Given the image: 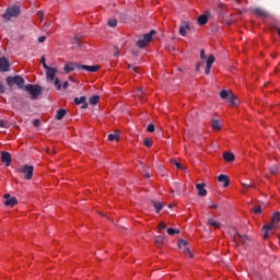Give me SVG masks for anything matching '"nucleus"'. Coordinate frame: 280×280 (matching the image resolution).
Returning a JSON list of instances; mask_svg holds the SVG:
<instances>
[{"instance_id":"3c124183","label":"nucleus","mask_w":280,"mask_h":280,"mask_svg":"<svg viewBox=\"0 0 280 280\" xmlns=\"http://www.w3.org/2000/svg\"><path fill=\"white\" fill-rule=\"evenodd\" d=\"M0 128H8V126L5 125V122L3 120H0Z\"/></svg>"},{"instance_id":"c756f323","label":"nucleus","mask_w":280,"mask_h":280,"mask_svg":"<svg viewBox=\"0 0 280 280\" xmlns=\"http://www.w3.org/2000/svg\"><path fill=\"white\" fill-rule=\"evenodd\" d=\"M163 236H156L155 237V245L158 246V248H161V246H163Z\"/></svg>"},{"instance_id":"aec40b11","label":"nucleus","mask_w":280,"mask_h":280,"mask_svg":"<svg viewBox=\"0 0 280 280\" xmlns=\"http://www.w3.org/2000/svg\"><path fill=\"white\" fill-rule=\"evenodd\" d=\"M208 226H212V229H220V226H222V223L218 222L215 219L209 218Z\"/></svg>"},{"instance_id":"4d7b16f0","label":"nucleus","mask_w":280,"mask_h":280,"mask_svg":"<svg viewBox=\"0 0 280 280\" xmlns=\"http://www.w3.org/2000/svg\"><path fill=\"white\" fill-rule=\"evenodd\" d=\"M114 57H115V58H119V50H117L116 52H114Z\"/></svg>"},{"instance_id":"79ce46f5","label":"nucleus","mask_w":280,"mask_h":280,"mask_svg":"<svg viewBox=\"0 0 280 280\" xmlns=\"http://www.w3.org/2000/svg\"><path fill=\"white\" fill-rule=\"evenodd\" d=\"M143 93H144V92H143V89H139V90H138V93H137V97H140V100H141Z\"/></svg>"},{"instance_id":"473e14b6","label":"nucleus","mask_w":280,"mask_h":280,"mask_svg":"<svg viewBox=\"0 0 280 280\" xmlns=\"http://www.w3.org/2000/svg\"><path fill=\"white\" fill-rule=\"evenodd\" d=\"M143 144L145 145V148H152V139H144Z\"/></svg>"},{"instance_id":"a19ab883","label":"nucleus","mask_w":280,"mask_h":280,"mask_svg":"<svg viewBox=\"0 0 280 280\" xmlns=\"http://www.w3.org/2000/svg\"><path fill=\"white\" fill-rule=\"evenodd\" d=\"M205 73L206 75H209L211 73V67L206 66Z\"/></svg>"},{"instance_id":"052dcab7","label":"nucleus","mask_w":280,"mask_h":280,"mask_svg":"<svg viewBox=\"0 0 280 280\" xmlns=\"http://www.w3.org/2000/svg\"><path fill=\"white\" fill-rule=\"evenodd\" d=\"M168 209H172V203L168 205Z\"/></svg>"},{"instance_id":"864d4df0","label":"nucleus","mask_w":280,"mask_h":280,"mask_svg":"<svg viewBox=\"0 0 280 280\" xmlns=\"http://www.w3.org/2000/svg\"><path fill=\"white\" fill-rule=\"evenodd\" d=\"M37 15L43 19L45 16V13H43V11H38Z\"/></svg>"},{"instance_id":"6e6d98bb","label":"nucleus","mask_w":280,"mask_h":280,"mask_svg":"<svg viewBox=\"0 0 280 280\" xmlns=\"http://www.w3.org/2000/svg\"><path fill=\"white\" fill-rule=\"evenodd\" d=\"M49 25H51V23L46 22L45 25H44V30H47V27H49Z\"/></svg>"},{"instance_id":"2eb2a0df","label":"nucleus","mask_w":280,"mask_h":280,"mask_svg":"<svg viewBox=\"0 0 280 280\" xmlns=\"http://www.w3.org/2000/svg\"><path fill=\"white\" fill-rule=\"evenodd\" d=\"M74 104H77V106H80V104H82L81 108L83 109L89 108V103H86V96L75 97Z\"/></svg>"},{"instance_id":"ddd939ff","label":"nucleus","mask_w":280,"mask_h":280,"mask_svg":"<svg viewBox=\"0 0 280 280\" xmlns=\"http://www.w3.org/2000/svg\"><path fill=\"white\" fill-rule=\"evenodd\" d=\"M10 70V61L5 59V57L0 58V71L1 73H5V71Z\"/></svg>"},{"instance_id":"1a4fd4ad","label":"nucleus","mask_w":280,"mask_h":280,"mask_svg":"<svg viewBox=\"0 0 280 280\" xmlns=\"http://www.w3.org/2000/svg\"><path fill=\"white\" fill-rule=\"evenodd\" d=\"M4 205H5V207H14V206L19 205V200L16 199V197H12V196H10V194H5L4 195Z\"/></svg>"},{"instance_id":"9d476101","label":"nucleus","mask_w":280,"mask_h":280,"mask_svg":"<svg viewBox=\"0 0 280 280\" xmlns=\"http://www.w3.org/2000/svg\"><path fill=\"white\" fill-rule=\"evenodd\" d=\"M1 161L5 163L7 167L12 165V155L8 151H1Z\"/></svg>"},{"instance_id":"393cba45","label":"nucleus","mask_w":280,"mask_h":280,"mask_svg":"<svg viewBox=\"0 0 280 280\" xmlns=\"http://www.w3.org/2000/svg\"><path fill=\"white\" fill-rule=\"evenodd\" d=\"M271 222H272L273 224H279V222H280V212H275V213H273V215H272V218H271Z\"/></svg>"},{"instance_id":"de8ad7c7","label":"nucleus","mask_w":280,"mask_h":280,"mask_svg":"<svg viewBox=\"0 0 280 280\" xmlns=\"http://www.w3.org/2000/svg\"><path fill=\"white\" fill-rule=\"evenodd\" d=\"M178 194H180V189H185V185L177 184Z\"/></svg>"},{"instance_id":"5fc2aeb1","label":"nucleus","mask_w":280,"mask_h":280,"mask_svg":"<svg viewBox=\"0 0 280 280\" xmlns=\"http://www.w3.org/2000/svg\"><path fill=\"white\" fill-rule=\"evenodd\" d=\"M200 65H202V63H197V65H196L195 71H200Z\"/></svg>"},{"instance_id":"a211bd4d","label":"nucleus","mask_w":280,"mask_h":280,"mask_svg":"<svg viewBox=\"0 0 280 280\" xmlns=\"http://www.w3.org/2000/svg\"><path fill=\"white\" fill-rule=\"evenodd\" d=\"M196 189L198 190V196L205 198L207 196V189H205V183L197 184Z\"/></svg>"},{"instance_id":"f704fd0d","label":"nucleus","mask_w":280,"mask_h":280,"mask_svg":"<svg viewBox=\"0 0 280 280\" xmlns=\"http://www.w3.org/2000/svg\"><path fill=\"white\" fill-rule=\"evenodd\" d=\"M252 212L255 213L256 215H259V213H261V207L257 206L256 208H253Z\"/></svg>"},{"instance_id":"37998d69","label":"nucleus","mask_w":280,"mask_h":280,"mask_svg":"<svg viewBox=\"0 0 280 280\" xmlns=\"http://www.w3.org/2000/svg\"><path fill=\"white\" fill-rule=\"evenodd\" d=\"M200 58L201 60H205V58H207V55H205V49L200 50Z\"/></svg>"},{"instance_id":"5701e85b","label":"nucleus","mask_w":280,"mask_h":280,"mask_svg":"<svg viewBox=\"0 0 280 280\" xmlns=\"http://www.w3.org/2000/svg\"><path fill=\"white\" fill-rule=\"evenodd\" d=\"M208 21H209V18L205 14L199 15L198 19H197V23L199 25H207Z\"/></svg>"},{"instance_id":"7c9ffc66","label":"nucleus","mask_w":280,"mask_h":280,"mask_svg":"<svg viewBox=\"0 0 280 280\" xmlns=\"http://www.w3.org/2000/svg\"><path fill=\"white\" fill-rule=\"evenodd\" d=\"M189 243L187 242V241H185V240H179L178 241V248H187V245H188Z\"/></svg>"},{"instance_id":"7ed1b4c3","label":"nucleus","mask_w":280,"mask_h":280,"mask_svg":"<svg viewBox=\"0 0 280 280\" xmlns=\"http://www.w3.org/2000/svg\"><path fill=\"white\" fill-rule=\"evenodd\" d=\"M15 172H18V174H23L25 180H32V176H34V166L24 164L19 166Z\"/></svg>"},{"instance_id":"58836bf2","label":"nucleus","mask_w":280,"mask_h":280,"mask_svg":"<svg viewBox=\"0 0 280 280\" xmlns=\"http://www.w3.org/2000/svg\"><path fill=\"white\" fill-rule=\"evenodd\" d=\"M33 126H35V128H40V120L39 119H35L33 121Z\"/></svg>"},{"instance_id":"2f4dec72","label":"nucleus","mask_w":280,"mask_h":280,"mask_svg":"<svg viewBox=\"0 0 280 280\" xmlns=\"http://www.w3.org/2000/svg\"><path fill=\"white\" fill-rule=\"evenodd\" d=\"M171 163L173 165H175L177 167V170H183L185 171V168L183 167V165L179 162H176V160H172Z\"/></svg>"},{"instance_id":"680f3d73","label":"nucleus","mask_w":280,"mask_h":280,"mask_svg":"<svg viewBox=\"0 0 280 280\" xmlns=\"http://www.w3.org/2000/svg\"><path fill=\"white\" fill-rule=\"evenodd\" d=\"M237 236H238V237H242V235H240V233H237Z\"/></svg>"},{"instance_id":"603ef678","label":"nucleus","mask_w":280,"mask_h":280,"mask_svg":"<svg viewBox=\"0 0 280 280\" xmlns=\"http://www.w3.org/2000/svg\"><path fill=\"white\" fill-rule=\"evenodd\" d=\"M42 65H43L44 69H45V66L47 67V62L45 60V57H42Z\"/></svg>"},{"instance_id":"20e7f679","label":"nucleus","mask_w":280,"mask_h":280,"mask_svg":"<svg viewBox=\"0 0 280 280\" xmlns=\"http://www.w3.org/2000/svg\"><path fill=\"white\" fill-rule=\"evenodd\" d=\"M19 86L20 89H25V79L21 75L8 77L7 78V85L12 89V86Z\"/></svg>"},{"instance_id":"f8f14e48","label":"nucleus","mask_w":280,"mask_h":280,"mask_svg":"<svg viewBox=\"0 0 280 280\" xmlns=\"http://www.w3.org/2000/svg\"><path fill=\"white\" fill-rule=\"evenodd\" d=\"M75 69L80 71V63L69 62L65 66L63 71H66V73H71L72 71H75Z\"/></svg>"},{"instance_id":"8fccbe9b","label":"nucleus","mask_w":280,"mask_h":280,"mask_svg":"<svg viewBox=\"0 0 280 280\" xmlns=\"http://www.w3.org/2000/svg\"><path fill=\"white\" fill-rule=\"evenodd\" d=\"M62 89H69V82H68V81H65V82H63Z\"/></svg>"},{"instance_id":"dca6fc26","label":"nucleus","mask_w":280,"mask_h":280,"mask_svg":"<svg viewBox=\"0 0 280 280\" xmlns=\"http://www.w3.org/2000/svg\"><path fill=\"white\" fill-rule=\"evenodd\" d=\"M210 126L212 130H222V121L220 119L212 118Z\"/></svg>"},{"instance_id":"9b49d317","label":"nucleus","mask_w":280,"mask_h":280,"mask_svg":"<svg viewBox=\"0 0 280 280\" xmlns=\"http://www.w3.org/2000/svg\"><path fill=\"white\" fill-rule=\"evenodd\" d=\"M191 30L189 22H182L179 26V36H187V32Z\"/></svg>"},{"instance_id":"4468645a","label":"nucleus","mask_w":280,"mask_h":280,"mask_svg":"<svg viewBox=\"0 0 280 280\" xmlns=\"http://www.w3.org/2000/svg\"><path fill=\"white\" fill-rule=\"evenodd\" d=\"M80 71H88L89 73H96V71H100V66L80 65Z\"/></svg>"},{"instance_id":"4be33fe9","label":"nucleus","mask_w":280,"mask_h":280,"mask_svg":"<svg viewBox=\"0 0 280 280\" xmlns=\"http://www.w3.org/2000/svg\"><path fill=\"white\" fill-rule=\"evenodd\" d=\"M255 14H257V16H261L262 19H268V12L264 11L260 8H257L254 10Z\"/></svg>"},{"instance_id":"c03bdc74","label":"nucleus","mask_w":280,"mask_h":280,"mask_svg":"<svg viewBox=\"0 0 280 280\" xmlns=\"http://www.w3.org/2000/svg\"><path fill=\"white\" fill-rule=\"evenodd\" d=\"M271 174H277V172H279V168L277 166H273L272 168H270Z\"/></svg>"},{"instance_id":"0eeeda50","label":"nucleus","mask_w":280,"mask_h":280,"mask_svg":"<svg viewBox=\"0 0 280 280\" xmlns=\"http://www.w3.org/2000/svg\"><path fill=\"white\" fill-rule=\"evenodd\" d=\"M153 34H156V31L152 30L150 33L144 34L142 36V38H140L137 42V46L140 47V49H143V48L148 47V43H150L152 40V35Z\"/></svg>"},{"instance_id":"ea45409f","label":"nucleus","mask_w":280,"mask_h":280,"mask_svg":"<svg viewBox=\"0 0 280 280\" xmlns=\"http://www.w3.org/2000/svg\"><path fill=\"white\" fill-rule=\"evenodd\" d=\"M74 45H75V47H82V42H80L79 38H75L74 39Z\"/></svg>"},{"instance_id":"412c9836","label":"nucleus","mask_w":280,"mask_h":280,"mask_svg":"<svg viewBox=\"0 0 280 280\" xmlns=\"http://www.w3.org/2000/svg\"><path fill=\"white\" fill-rule=\"evenodd\" d=\"M65 115H67V109L61 108L57 112L55 119H57V121H60L65 118Z\"/></svg>"},{"instance_id":"f3484780","label":"nucleus","mask_w":280,"mask_h":280,"mask_svg":"<svg viewBox=\"0 0 280 280\" xmlns=\"http://www.w3.org/2000/svg\"><path fill=\"white\" fill-rule=\"evenodd\" d=\"M219 183H223V187H229L231 185V179L228 175L221 174L218 176Z\"/></svg>"},{"instance_id":"49530a36","label":"nucleus","mask_w":280,"mask_h":280,"mask_svg":"<svg viewBox=\"0 0 280 280\" xmlns=\"http://www.w3.org/2000/svg\"><path fill=\"white\" fill-rule=\"evenodd\" d=\"M45 40H47V37L45 36L38 37V43H45Z\"/></svg>"},{"instance_id":"bf43d9fd","label":"nucleus","mask_w":280,"mask_h":280,"mask_svg":"<svg viewBox=\"0 0 280 280\" xmlns=\"http://www.w3.org/2000/svg\"><path fill=\"white\" fill-rule=\"evenodd\" d=\"M150 177H151L150 173L144 174V178H150Z\"/></svg>"},{"instance_id":"a878e982","label":"nucleus","mask_w":280,"mask_h":280,"mask_svg":"<svg viewBox=\"0 0 280 280\" xmlns=\"http://www.w3.org/2000/svg\"><path fill=\"white\" fill-rule=\"evenodd\" d=\"M213 62H215V57L213 55H210L209 58L206 61V67H212Z\"/></svg>"},{"instance_id":"e433bc0d","label":"nucleus","mask_w":280,"mask_h":280,"mask_svg":"<svg viewBox=\"0 0 280 280\" xmlns=\"http://www.w3.org/2000/svg\"><path fill=\"white\" fill-rule=\"evenodd\" d=\"M184 253H186V255H189L190 258H194V253H191L189 247L184 248Z\"/></svg>"},{"instance_id":"6e6552de","label":"nucleus","mask_w":280,"mask_h":280,"mask_svg":"<svg viewBox=\"0 0 280 280\" xmlns=\"http://www.w3.org/2000/svg\"><path fill=\"white\" fill-rule=\"evenodd\" d=\"M276 224H277V223H273V222L271 221V223L265 224V225L262 226V231H265V233H264V235H262L264 240H268V237H270V231H272V229H277V225H276Z\"/></svg>"},{"instance_id":"09e8293b","label":"nucleus","mask_w":280,"mask_h":280,"mask_svg":"<svg viewBox=\"0 0 280 280\" xmlns=\"http://www.w3.org/2000/svg\"><path fill=\"white\" fill-rule=\"evenodd\" d=\"M209 209H218V203H210Z\"/></svg>"},{"instance_id":"e2e57ef3","label":"nucleus","mask_w":280,"mask_h":280,"mask_svg":"<svg viewBox=\"0 0 280 280\" xmlns=\"http://www.w3.org/2000/svg\"><path fill=\"white\" fill-rule=\"evenodd\" d=\"M178 71H183V69L179 68Z\"/></svg>"},{"instance_id":"c9c22d12","label":"nucleus","mask_w":280,"mask_h":280,"mask_svg":"<svg viewBox=\"0 0 280 280\" xmlns=\"http://www.w3.org/2000/svg\"><path fill=\"white\" fill-rule=\"evenodd\" d=\"M165 229H167V225L165 224V222H160V224H159V233H161Z\"/></svg>"},{"instance_id":"a18cd8bd","label":"nucleus","mask_w":280,"mask_h":280,"mask_svg":"<svg viewBox=\"0 0 280 280\" xmlns=\"http://www.w3.org/2000/svg\"><path fill=\"white\" fill-rule=\"evenodd\" d=\"M0 93H5V86L0 82Z\"/></svg>"},{"instance_id":"c85d7f7f","label":"nucleus","mask_w":280,"mask_h":280,"mask_svg":"<svg viewBox=\"0 0 280 280\" xmlns=\"http://www.w3.org/2000/svg\"><path fill=\"white\" fill-rule=\"evenodd\" d=\"M166 233H167L168 235H178V233H180V230H175V229H173V228H168V229L166 230Z\"/></svg>"},{"instance_id":"bb28decb","label":"nucleus","mask_w":280,"mask_h":280,"mask_svg":"<svg viewBox=\"0 0 280 280\" xmlns=\"http://www.w3.org/2000/svg\"><path fill=\"white\" fill-rule=\"evenodd\" d=\"M89 102L92 106H95V104H97L100 102V95H94V96L90 97Z\"/></svg>"},{"instance_id":"b1692460","label":"nucleus","mask_w":280,"mask_h":280,"mask_svg":"<svg viewBox=\"0 0 280 280\" xmlns=\"http://www.w3.org/2000/svg\"><path fill=\"white\" fill-rule=\"evenodd\" d=\"M151 202H152L156 213H160L161 210L163 209V202H156L154 200H152Z\"/></svg>"},{"instance_id":"6ab92c4d","label":"nucleus","mask_w":280,"mask_h":280,"mask_svg":"<svg viewBox=\"0 0 280 280\" xmlns=\"http://www.w3.org/2000/svg\"><path fill=\"white\" fill-rule=\"evenodd\" d=\"M223 159H224V161H226V163H233V161H235V154H233L231 152H224Z\"/></svg>"},{"instance_id":"f03ea898","label":"nucleus","mask_w":280,"mask_h":280,"mask_svg":"<svg viewBox=\"0 0 280 280\" xmlns=\"http://www.w3.org/2000/svg\"><path fill=\"white\" fill-rule=\"evenodd\" d=\"M221 100H225L229 105L231 106H240V100H237V96L233 94L232 91L222 90L219 93Z\"/></svg>"},{"instance_id":"f257e3e1","label":"nucleus","mask_w":280,"mask_h":280,"mask_svg":"<svg viewBox=\"0 0 280 280\" xmlns=\"http://www.w3.org/2000/svg\"><path fill=\"white\" fill-rule=\"evenodd\" d=\"M45 71H46L47 82H51L52 80H55V86L57 88L58 91H60L62 89V85L60 84V79L56 78V73H58V69L49 66H45Z\"/></svg>"},{"instance_id":"39448f33","label":"nucleus","mask_w":280,"mask_h":280,"mask_svg":"<svg viewBox=\"0 0 280 280\" xmlns=\"http://www.w3.org/2000/svg\"><path fill=\"white\" fill-rule=\"evenodd\" d=\"M24 90L30 93L32 100H36L43 93V86L38 84H27L24 86Z\"/></svg>"},{"instance_id":"72a5a7b5","label":"nucleus","mask_w":280,"mask_h":280,"mask_svg":"<svg viewBox=\"0 0 280 280\" xmlns=\"http://www.w3.org/2000/svg\"><path fill=\"white\" fill-rule=\"evenodd\" d=\"M108 25L109 27H117V20L115 19L108 20Z\"/></svg>"},{"instance_id":"cd10ccee","label":"nucleus","mask_w":280,"mask_h":280,"mask_svg":"<svg viewBox=\"0 0 280 280\" xmlns=\"http://www.w3.org/2000/svg\"><path fill=\"white\" fill-rule=\"evenodd\" d=\"M107 139L108 141H119V133H109Z\"/></svg>"},{"instance_id":"423d86ee","label":"nucleus","mask_w":280,"mask_h":280,"mask_svg":"<svg viewBox=\"0 0 280 280\" xmlns=\"http://www.w3.org/2000/svg\"><path fill=\"white\" fill-rule=\"evenodd\" d=\"M19 14H21V9L19 7H11L9 9H7L3 19L5 21H11L12 19H16V16H19Z\"/></svg>"},{"instance_id":"4c0bfd02","label":"nucleus","mask_w":280,"mask_h":280,"mask_svg":"<svg viewBox=\"0 0 280 280\" xmlns=\"http://www.w3.org/2000/svg\"><path fill=\"white\" fill-rule=\"evenodd\" d=\"M147 132H154V124H150V125L147 127Z\"/></svg>"},{"instance_id":"13d9d810","label":"nucleus","mask_w":280,"mask_h":280,"mask_svg":"<svg viewBox=\"0 0 280 280\" xmlns=\"http://www.w3.org/2000/svg\"><path fill=\"white\" fill-rule=\"evenodd\" d=\"M174 49H175L174 46H168L170 51H174Z\"/></svg>"}]
</instances>
